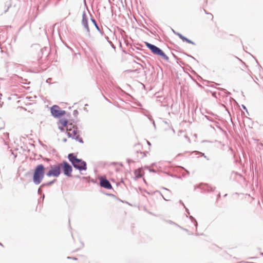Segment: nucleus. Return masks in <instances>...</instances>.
<instances>
[{"label":"nucleus","instance_id":"obj_15","mask_svg":"<svg viewBox=\"0 0 263 263\" xmlns=\"http://www.w3.org/2000/svg\"><path fill=\"white\" fill-rule=\"evenodd\" d=\"M262 255H263V253H262Z\"/></svg>","mask_w":263,"mask_h":263},{"label":"nucleus","instance_id":"obj_2","mask_svg":"<svg viewBox=\"0 0 263 263\" xmlns=\"http://www.w3.org/2000/svg\"><path fill=\"white\" fill-rule=\"evenodd\" d=\"M68 158L75 168L80 170H85L86 169L85 162L77 158L72 154H69Z\"/></svg>","mask_w":263,"mask_h":263},{"label":"nucleus","instance_id":"obj_7","mask_svg":"<svg viewBox=\"0 0 263 263\" xmlns=\"http://www.w3.org/2000/svg\"><path fill=\"white\" fill-rule=\"evenodd\" d=\"M61 168H62L64 174L68 176H70L72 172V167L67 162H63L60 164Z\"/></svg>","mask_w":263,"mask_h":263},{"label":"nucleus","instance_id":"obj_14","mask_svg":"<svg viewBox=\"0 0 263 263\" xmlns=\"http://www.w3.org/2000/svg\"><path fill=\"white\" fill-rule=\"evenodd\" d=\"M242 106H243V108L246 109V107L244 105H242Z\"/></svg>","mask_w":263,"mask_h":263},{"label":"nucleus","instance_id":"obj_10","mask_svg":"<svg viewBox=\"0 0 263 263\" xmlns=\"http://www.w3.org/2000/svg\"><path fill=\"white\" fill-rule=\"evenodd\" d=\"M88 18L85 14H83L82 16V23L84 25V27L86 29L88 32H89V29L88 26Z\"/></svg>","mask_w":263,"mask_h":263},{"label":"nucleus","instance_id":"obj_3","mask_svg":"<svg viewBox=\"0 0 263 263\" xmlns=\"http://www.w3.org/2000/svg\"><path fill=\"white\" fill-rule=\"evenodd\" d=\"M66 130L69 137H71L72 139H74L76 140H79L80 142H82V139L80 138L78 128L73 124L72 123H69L68 126H67Z\"/></svg>","mask_w":263,"mask_h":263},{"label":"nucleus","instance_id":"obj_12","mask_svg":"<svg viewBox=\"0 0 263 263\" xmlns=\"http://www.w3.org/2000/svg\"><path fill=\"white\" fill-rule=\"evenodd\" d=\"M179 37L183 41V42H186L188 43H190V44H193V45H195V43L193 42V41L187 39V38H186L185 37H184V36H183L182 34H178Z\"/></svg>","mask_w":263,"mask_h":263},{"label":"nucleus","instance_id":"obj_8","mask_svg":"<svg viewBox=\"0 0 263 263\" xmlns=\"http://www.w3.org/2000/svg\"><path fill=\"white\" fill-rule=\"evenodd\" d=\"M68 121L65 119H61L59 121V127L63 131L64 130V128L66 129L67 128V126H68Z\"/></svg>","mask_w":263,"mask_h":263},{"label":"nucleus","instance_id":"obj_11","mask_svg":"<svg viewBox=\"0 0 263 263\" xmlns=\"http://www.w3.org/2000/svg\"><path fill=\"white\" fill-rule=\"evenodd\" d=\"M134 174L136 178H140L144 175V171L142 168H138L135 171Z\"/></svg>","mask_w":263,"mask_h":263},{"label":"nucleus","instance_id":"obj_13","mask_svg":"<svg viewBox=\"0 0 263 263\" xmlns=\"http://www.w3.org/2000/svg\"><path fill=\"white\" fill-rule=\"evenodd\" d=\"M91 21L93 25L97 27L96 21L94 20H91Z\"/></svg>","mask_w":263,"mask_h":263},{"label":"nucleus","instance_id":"obj_9","mask_svg":"<svg viewBox=\"0 0 263 263\" xmlns=\"http://www.w3.org/2000/svg\"><path fill=\"white\" fill-rule=\"evenodd\" d=\"M100 185L107 189H111L112 188L110 182L107 180L103 178L100 179Z\"/></svg>","mask_w":263,"mask_h":263},{"label":"nucleus","instance_id":"obj_4","mask_svg":"<svg viewBox=\"0 0 263 263\" xmlns=\"http://www.w3.org/2000/svg\"><path fill=\"white\" fill-rule=\"evenodd\" d=\"M146 46L154 54L160 56L161 58L166 61L168 60V57L163 52L162 50L156 46L149 43H146Z\"/></svg>","mask_w":263,"mask_h":263},{"label":"nucleus","instance_id":"obj_5","mask_svg":"<svg viewBox=\"0 0 263 263\" xmlns=\"http://www.w3.org/2000/svg\"><path fill=\"white\" fill-rule=\"evenodd\" d=\"M51 112L53 116L57 118L63 116L66 114V111L61 110L60 107L58 105H53L51 108Z\"/></svg>","mask_w":263,"mask_h":263},{"label":"nucleus","instance_id":"obj_6","mask_svg":"<svg viewBox=\"0 0 263 263\" xmlns=\"http://www.w3.org/2000/svg\"><path fill=\"white\" fill-rule=\"evenodd\" d=\"M61 173V166L60 164L54 165L47 173V175L49 177L54 176L58 177Z\"/></svg>","mask_w":263,"mask_h":263},{"label":"nucleus","instance_id":"obj_1","mask_svg":"<svg viewBox=\"0 0 263 263\" xmlns=\"http://www.w3.org/2000/svg\"><path fill=\"white\" fill-rule=\"evenodd\" d=\"M44 173L45 167L44 165L42 164L37 165L34 171L33 182L36 184H40L44 178Z\"/></svg>","mask_w":263,"mask_h":263}]
</instances>
